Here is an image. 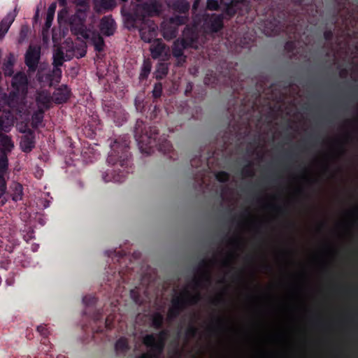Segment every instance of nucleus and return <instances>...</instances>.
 Returning a JSON list of instances; mask_svg holds the SVG:
<instances>
[{
  "instance_id": "obj_1",
  "label": "nucleus",
  "mask_w": 358,
  "mask_h": 358,
  "mask_svg": "<svg viewBox=\"0 0 358 358\" xmlns=\"http://www.w3.org/2000/svg\"><path fill=\"white\" fill-rule=\"evenodd\" d=\"M29 81L24 72L15 73L12 79L13 90L8 94H3V100L10 108L18 113H22L26 106Z\"/></svg>"
},
{
  "instance_id": "obj_2",
  "label": "nucleus",
  "mask_w": 358,
  "mask_h": 358,
  "mask_svg": "<svg viewBox=\"0 0 358 358\" xmlns=\"http://www.w3.org/2000/svg\"><path fill=\"white\" fill-rule=\"evenodd\" d=\"M163 10V0H147L137 3L131 13L124 15V22L129 29L134 27L138 22L151 20L150 17L159 16Z\"/></svg>"
},
{
  "instance_id": "obj_3",
  "label": "nucleus",
  "mask_w": 358,
  "mask_h": 358,
  "mask_svg": "<svg viewBox=\"0 0 358 358\" xmlns=\"http://www.w3.org/2000/svg\"><path fill=\"white\" fill-rule=\"evenodd\" d=\"M149 131L147 130L144 122L140 120L136 121L134 127V137L141 149H143V146L149 148L157 147L159 150L164 154L170 153L172 150L170 142L166 139H163L162 142H157V130L155 127H149Z\"/></svg>"
},
{
  "instance_id": "obj_4",
  "label": "nucleus",
  "mask_w": 358,
  "mask_h": 358,
  "mask_svg": "<svg viewBox=\"0 0 358 358\" xmlns=\"http://www.w3.org/2000/svg\"><path fill=\"white\" fill-rule=\"evenodd\" d=\"M200 299L199 292L192 293L187 288H184L178 295L173 297L171 306L168 310L166 320L172 321L180 315L182 310L189 306L197 303Z\"/></svg>"
},
{
  "instance_id": "obj_5",
  "label": "nucleus",
  "mask_w": 358,
  "mask_h": 358,
  "mask_svg": "<svg viewBox=\"0 0 358 358\" xmlns=\"http://www.w3.org/2000/svg\"><path fill=\"white\" fill-rule=\"evenodd\" d=\"M182 38L177 39L174 41L172 47L173 55L178 59V64L185 62L186 57L184 56L183 51L187 48H197L196 38L197 34L193 29L187 27L182 32Z\"/></svg>"
},
{
  "instance_id": "obj_6",
  "label": "nucleus",
  "mask_w": 358,
  "mask_h": 358,
  "mask_svg": "<svg viewBox=\"0 0 358 358\" xmlns=\"http://www.w3.org/2000/svg\"><path fill=\"white\" fill-rule=\"evenodd\" d=\"M168 334L169 331L164 329L156 335H145L143 338V342L150 349L148 353L143 354L138 358H159L164 350Z\"/></svg>"
},
{
  "instance_id": "obj_7",
  "label": "nucleus",
  "mask_w": 358,
  "mask_h": 358,
  "mask_svg": "<svg viewBox=\"0 0 358 358\" xmlns=\"http://www.w3.org/2000/svg\"><path fill=\"white\" fill-rule=\"evenodd\" d=\"M215 259H212L207 262L203 261L199 268L198 273L193 278L191 284L186 287H191L194 289V293L199 292V288H207L211 282L210 264H214Z\"/></svg>"
},
{
  "instance_id": "obj_8",
  "label": "nucleus",
  "mask_w": 358,
  "mask_h": 358,
  "mask_svg": "<svg viewBox=\"0 0 358 358\" xmlns=\"http://www.w3.org/2000/svg\"><path fill=\"white\" fill-rule=\"evenodd\" d=\"M89 12L90 10H76L75 13L69 17V24L74 34L87 37L89 33L85 22Z\"/></svg>"
},
{
  "instance_id": "obj_9",
  "label": "nucleus",
  "mask_w": 358,
  "mask_h": 358,
  "mask_svg": "<svg viewBox=\"0 0 358 358\" xmlns=\"http://www.w3.org/2000/svg\"><path fill=\"white\" fill-rule=\"evenodd\" d=\"M290 180L292 185L289 187V194L291 199L294 200L303 194L304 186L310 182L311 178L308 176L306 171H303L299 173L292 174Z\"/></svg>"
},
{
  "instance_id": "obj_10",
  "label": "nucleus",
  "mask_w": 358,
  "mask_h": 358,
  "mask_svg": "<svg viewBox=\"0 0 358 358\" xmlns=\"http://www.w3.org/2000/svg\"><path fill=\"white\" fill-rule=\"evenodd\" d=\"M111 148L112 151L108 155L107 159L108 162L110 164H115V158L118 157L122 166L124 164H127L130 155L128 152L129 145L127 141H124L123 144H120L117 141H115L113 144L111 145Z\"/></svg>"
},
{
  "instance_id": "obj_11",
  "label": "nucleus",
  "mask_w": 358,
  "mask_h": 358,
  "mask_svg": "<svg viewBox=\"0 0 358 358\" xmlns=\"http://www.w3.org/2000/svg\"><path fill=\"white\" fill-rule=\"evenodd\" d=\"M337 3L338 7L345 8L348 6V10L346 11V15L343 19V22L347 23L349 21V24L353 22H358V0H334Z\"/></svg>"
},
{
  "instance_id": "obj_12",
  "label": "nucleus",
  "mask_w": 358,
  "mask_h": 358,
  "mask_svg": "<svg viewBox=\"0 0 358 358\" xmlns=\"http://www.w3.org/2000/svg\"><path fill=\"white\" fill-rule=\"evenodd\" d=\"M138 28L141 39L145 43H151L157 36V26L153 20L138 22L134 28Z\"/></svg>"
},
{
  "instance_id": "obj_13",
  "label": "nucleus",
  "mask_w": 358,
  "mask_h": 358,
  "mask_svg": "<svg viewBox=\"0 0 358 358\" xmlns=\"http://www.w3.org/2000/svg\"><path fill=\"white\" fill-rule=\"evenodd\" d=\"M41 58V47L37 45H30L24 55V62L29 71L34 72L36 70Z\"/></svg>"
},
{
  "instance_id": "obj_14",
  "label": "nucleus",
  "mask_w": 358,
  "mask_h": 358,
  "mask_svg": "<svg viewBox=\"0 0 358 358\" xmlns=\"http://www.w3.org/2000/svg\"><path fill=\"white\" fill-rule=\"evenodd\" d=\"M20 132L24 134L20 142V148L24 152H30L35 147L34 133L31 129L20 130Z\"/></svg>"
},
{
  "instance_id": "obj_15",
  "label": "nucleus",
  "mask_w": 358,
  "mask_h": 358,
  "mask_svg": "<svg viewBox=\"0 0 358 358\" xmlns=\"http://www.w3.org/2000/svg\"><path fill=\"white\" fill-rule=\"evenodd\" d=\"M223 14H208L205 15L204 22L211 31L217 32L223 27Z\"/></svg>"
},
{
  "instance_id": "obj_16",
  "label": "nucleus",
  "mask_w": 358,
  "mask_h": 358,
  "mask_svg": "<svg viewBox=\"0 0 358 358\" xmlns=\"http://www.w3.org/2000/svg\"><path fill=\"white\" fill-rule=\"evenodd\" d=\"M17 12L18 10L15 7L13 10L8 12L0 22V40H2L8 31L17 15Z\"/></svg>"
},
{
  "instance_id": "obj_17",
  "label": "nucleus",
  "mask_w": 358,
  "mask_h": 358,
  "mask_svg": "<svg viewBox=\"0 0 358 358\" xmlns=\"http://www.w3.org/2000/svg\"><path fill=\"white\" fill-rule=\"evenodd\" d=\"M52 97L50 93L45 90L37 91L36 94V103L38 108H43L44 110L50 108Z\"/></svg>"
},
{
  "instance_id": "obj_18",
  "label": "nucleus",
  "mask_w": 358,
  "mask_h": 358,
  "mask_svg": "<svg viewBox=\"0 0 358 358\" xmlns=\"http://www.w3.org/2000/svg\"><path fill=\"white\" fill-rule=\"evenodd\" d=\"M8 158L5 154L0 155V197H1L6 191V182L5 175L8 169Z\"/></svg>"
},
{
  "instance_id": "obj_19",
  "label": "nucleus",
  "mask_w": 358,
  "mask_h": 358,
  "mask_svg": "<svg viewBox=\"0 0 358 358\" xmlns=\"http://www.w3.org/2000/svg\"><path fill=\"white\" fill-rule=\"evenodd\" d=\"M115 29V22L111 16H105L101 19L100 30L103 35L110 36L114 34Z\"/></svg>"
},
{
  "instance_id": "obj_20",
  "label": "nucleus",
  "mask_w": 358,
  "mask_h": 358,
  "mask_svg": "<svg viewBox=\"0 0 358 358\" xmlns=\"http://www.w3.org/2000/svg\"><path fill=\"white\" fill-rule=\"evenodd\" d=\"M150 50L152 57L153 59H158L164 55H167L169 48H167L161 39H155L153 41Z\"/></svg>"
},
{
  "instance_id": "obj_21",
  "label": "nucleus",
  "mask_w": 358,
  "mask_h": 358,
  "mask_svg": "<svg viewBox=\"0 0 358 358\" xmlns=\"http://www.w3.org/2000/svg\"><path fill=\"white\" fill-rule=\"evenodd\" d=\"M167 6L173 11L179 13H186L189 11V3L187 0H166Z\"/></svg>"
},
{
  "instance_id": "obj_22",
  "label": "nucleus",
  "mask_w": 358,
  "mask_h": 358,
  "mask_svg": "<svg viewBox=\"0 0 358 358\" xmlns=\"http://www.w3.org/2000/svg\"><path fill=\"white\" fill-rule=\"evenodd\" d=\"M88 36H82L85 39H90L94 46V49L97 52H101L103 50L105 43L103 37L99 33L96 31H92L88 29Z\"/></svg>"
},
{
  "instance_id": "obj_23",
  "label": "nucleus",
  "mask_w": 358,
  "mask_h": 358,
  "mask_svg": "<svg viewBox=\"0 0 358 358\" xmlns=\"http://www.w3.org/2000/svg\"><path fill=\"white\" fill-rule=\"evenodd\" d=\"M70 94L71 90L68 86L62 85L55 91L52 99L56 103H65L69 99Z\"/></svg>"
},
{
  "instance_id": "obj_24",
  "label": "nucleus",
  "mask_w": 358,
  "mask_h": 358,
  "mask_svg": "<svg viewBox=\"0 0 358 358\" xmlns=\"http://www.w3.org/2000/svg\"><path fill=\"white\" fill-rule=\"evenodd\" d=\"M162 33L164 38L166 40H171L176 37L178 34V28L170 24V22H163L162 26Z\"/></svg>"
},
{
  "instance_id": "obj_25",
  "label": "nucleus",
  "mask_w": 358,
  "mask_h": 358,
  "mask_svg": "<svg viewBox=\"0 0 358 358\" xmlns=\"http://www.w3.org/2000/svg\"><path fill=\"white\" fill-rule=\"evenodd\" d=\"M13 125V117L10 111L0 116V130L8 132Z\"/></svg>"
},
{
  "instance_id": "obj_26",
  "label": "nucleus",
  "mask_w": 358,
  "mask_h": 358,
  "mask_svg": "<svg viewBox=\"0 0 358 358\" xmlns=\"http://www.w3.org/2000/svg\"><path fill=\"white\" fill-rule=\"evenodd\" d=\"M237 257V254H236L235 251H227L224 256L222 257L219 260V264L220 267L223 268H229L234 264V261Z\"/></svg>"
},
{
  "instance_id": "obj_27",
  "label": "nucleus",
  "mask_w": 358,
  "mask_h": 358,
  "mask_svg": "<svg viewBox=\"0 0 358 358\" xmlns=\"http://www.w3.org/2000/svg\"><path fill=\"white\" fill-rule=\"evenodd\" d=\"M115 5V0H94V10L98 12L112 9Z\"/></svg>"
},
{
  "instance_id": "obj_28",
  "label": "nucleus",
  "mask_w": 358,
  "mask_h": 358,
  "mask_svg": "<svg viewBox=\"0 0 358 358\" xmlns=\"http://www.w3.org/2000/svg\"><path fill=\"white\" fill-rule=\"evenodd\" d=\"M12 199L15 201H20L23 196V187L17 182H13L10 185Z\"/></svg>"
},
{
  "instance_id": "obj_29",
  "label": "nucleus",
  "mask_w": 358,
  "mask_h": 358,
  "mask_svg": "<svg viewBox=\"0 0 358 358\" xmlns=\"http://www.w3.org/2000/svg\"><path fill=\"white\" fill-rule=\"evenodd\" d=\"M45 110L38 108L31 115V125L32 128L37 129L43 123Z\"/></svg>"
},
{
  "instance_id": "obj_30",
  "label": "nucleus",
  "mask_w": 358,
  "mask_h": 358,
  "mask_svg": "<svg viewBox=\"0 0 358 358\" xmlns=\"http://www.w3.org/2000/svg\"><path fill=\"white\" fill-rule=\"evenodd\" d=\"M228 245L231 247L229 250L235 251L236 253L237 251L241 250L244 245L243 238L239 235L234 236L229 238Z\"/></svg>"
},
{
  "instance_id": "obj_31",
  "label": "nucleus",
  "mask_w": 358,
  "mask_h": 358,
  "mask_svg": "<svg viewBox=\"0 0 358 358\" xmlns=\"http://www.w3.org/2000/svg\"><path fill=\"white\" fill-rule=\"evenodd\" d=\"M13 146V143L8 136L0 134V150L2 152L11 151Z\"/></svg>"
},
{
  "instance_id": "obj_32",
  "label": "nucleus",
  "mask_w": 358,
  "mask_h": 358,
  "mask_svg": "<svg viewBox=\"0 0 358 358\" xmlns=\"http://www.w3.org/2000/svg\"><path fill=\"white\" fill-rule=\"evenodd\" d=\"M263 208L269 210L273 215H278L282 212V206L275 202L264 201L262 206Z\"/></svg>"
},
{
  "instance_id": "obj_33",
  "label": "nucleus",
  "mask_w": 358,
  "mask_h": 358,
  "mask_svg": "<svg viewBox=\"0 0 358 358\" xmlns=\"http://www.w3.org/2000/svg\"><path fill=\"white\" fill-rule=\"evenodd\" d=\"M227 327L226 322L224 320L219 317L217 318L215 322L207 327V329L211 332H216L218 331H222Z\"/></svg>"
},
{
  "instance_id": "obj_34",
  "label": "nucleus",
  "mask_w": 358,
  "mask_h": 358,
  "mask_svg": "<svg viewBox=\"0 0 358 358\" xmlns=\"http://www.w3.org/2000/svg\"><path fill=\"white\" fill-rule=\"evenodd\" d=\"M129 349L128 341L125 338L118 339L115 345V350L117 355L124 354Z\"/></svg>"
},
{
  "instance_id": "obj_35",
  "label": "nucleus",
  "mask_w": 358,
  "mask_h": 358,
  "mask_svg": "<svg viewBox=\"0 0 358 358\" xmlns=\"http://www.w3.org/2000/svg\"><path fill=\"white\" fill-rule=\"evenodd\" d=\"M244 0H231V1L227 4L226 8L224 10L223 15L229 17L233 16L237 10V4L243 2Z\"/></svg>"
},
{
  "instance_id": "obj_36",
  "label": "nucleus",
  "mask_w": 358,
  "mask_h": 358,
  "mask_svg": "<svg viewBox=\"0 0 358 358\" xmlns=\"http://www.w3.org/2000/svg\"><path fill=\"white\" fill-rule=\"evenodd\" d=\"M57 8V3L52 2L48 8V12L45 18V25L47 28H50L52 25V22L54 19L55 10Z\"/></svg>"
},
{
  "instance_id": "obj_37",
  "label": "nucleus",
  "mask_w": 358,
  "mask_h": 358,
  "mask_svg": "<svg viewBox=\"0 0 358 358\" xmlns=\"http://www.w3.org/2000/svg\"><path fill=\"white\" fill-rule=\"evenodd\" d=\"M280 28L278 26L275 25L273 27V23L271 22H267L264 28V33L268 36H272L280 34Z\"/></svg>"
},
{
  "instance_id": "obj_38",
  "label": "nucleus",
  "mask_w": 358,
  "mask_h": 358,
  "mask_svg": "<svg viewBox=\"0 0 358 358\" xmlns=\"http://www.w3.org/2000/svg\"><path fill=\"white\" fill-rule=\"evenodd\" d=\"M329 144L331 148H336L339 155H344L345 154L346 150L345 145L341 140L338 138L331 139Z\"/></svg>"
},
{
  "instance_id": "obj_39",
  "label": "nucleus",
  "mask_w": 358,
  "mask_h": 358,
  "mask_svg": "<svg viewBox=\"0 0 358 358\" xmlns=\"http://www.w3.org/2000/svg\"><path fill=\"white\" fill-rule=\"evenodd\" d=\"M242 226L249 230L257 231L261 227V222L252 218H249L242 223Z\"/></svg>"
},
{
  "instance_id": "obj_40",
  "label": "nucleus",
  "mask_w": 358,
  "mask_h": 358,
  "mask_svg": "<svg viewBox=\"0 0 358 358\" xmlns=\"http://www.w3.org/2000/svg\"><path fill=\"white\" fill-rule=\"evenodd\" d=\"M151 68H152L151 62L149 60H144L142 67H141V73L139 75V79L140 80L146 79L150 73Z\"/></svg>"
},
{
  "instance_id": "obj_41",
  "label": "nucleus",
  "mask_w": 358,
  "mask_h": 358,
  "mask_svg": "<svg viewBox=\"0 0 358 358\" xmlns=\"http://www.w3.org/2000/svg\"><path fill=\"white\" fill-rule=\"evenodd\" d=\"M164 321V317L160 313H155L152 315V325L159 329L162 327Z\"/></svg>"
},
{
  "instance_id": "obj_42",
  "label": "nucleus",
  "mask_w": 358,
  "mask_h": 358,
  "mask_svg": "<svg viewBox=\"0 0 358 358\" xmlns=\"http://www.w3.org/2000/svg\"><path fill=\"white\" fill-rule=\"evenodd\" d=\"M62 70L60 66H53L52 71L50 75V79L52 82L59 83L62 78Z\"/></svg>"
},
{
  "instance_id": "obj_43",
  "label": "nucleus",
  "mask_w": 358,
  "mask_h": 358,
  "mask_svg": "<svg viewBox=\"0 0 358 358\" xmlns=\"http://www.w3.org/2000/svg\"><path fill=\"white\" fill-rule=\"evenodd\" d=\"M64 62V52L57 49L53 54V66H61Z\"/></svg>"
},
{
  "instance_id": "obj_44",
  "label": "nucleus",
  "mask_w": 358,
  "mask_h": 358,
  "mask_svg": "<svg viewBox=\"0 0 358 358\" xmlns=\"http://www.w3.org/2000/svg\"><path fill=\"white\" fill-rule=\"evenodd\" d=\"M168 73V66L166 64L161 63L158 65L155 72L157 79H162Z\"/></svg>"
},
{
  "instance_id": "obj_45",
  "label": "nucleus",
  "mask_w": 358,
  "mask_h": 358,
  "mask_svg": "<svg viewBox=\"0 0 358 358\" xmlns=\"http://www.w3.org/2000/svg\"><path fill=\"white\" fill-rule=\"evenodd\" d=\"M76 6V10H90V6L88 0H71Z\"/></svg>"
},
{
  "instance_id": "obj_46",
  "label": "nucleus",
  "mask_w": 358,
  "mask_h": 358,
  "mask_svg": "<svg viewBox=\"0 0 358 358\" xmlns=\"http://www.w3.org/2000/svg\"><path fill=\"white\" fill-rule=\"evenodd\" d=\"M187 20H188V18L185 16L176 15V16L170 17L169 22L171 24H173L176 26H179V25L185 24L187 22Z\"/></svg>"
},
{
  "instance_id": "obj_47",
  "label": "nucleus",
  "mask_w": 358,
  "mask_h": 358,
  "mask_svg": "<svg viewBox=\"0 0 358 358\" xmlns=\"http://www.w3.org/2000/svg\"><path fill=\"white\" fill-rule=\"evenodd\" d=\"M328 98L329 101L336 106H343L346 103L344 99L337 95L329 94Z\"/></svg>"
},
{
  "instance_id": "obj_48",
  "label": "nucleus",
  "mask_w": 358,
  "mask_h": 358,
  "mask_svg": "<svg viewBox=\"0 0 358 358\" xmlns=\"http://www.w3.org/2000/svg\"><path fill=\"white\" fill-rule=\"evenodd\" d=\"M162 93V85L161 83H157L154 85L152 90V96L155 98L160 97Z\"/></svg>"
},
{
  "instance_id": "obj_49",
  "label": "nucleus",
  "mask_w": 358,
  "mask_h": 358,
  "mask_svg": "<svg viewBox=\"0 0 358 358\" xmlns=\"http://www.w3.org/2000/svg\"><path fill=\"white\" fill-rule=\"evenodd\" d=\"M207 9L210 10H217L219 9V3L217 0H207Z\"/></svg>"
},
{
  "instance_id": "obj_50",
  "label": "nucleus",
  "mask_w": 358,
  "mask_h": 358,
  "mask_svg": "<svg viewBox=\"0 0 358 358\" xmlns=\"http://www.w3.org/2000/svg\"><path fill=\"white\" fill-rule=\"evenodd\" d=\"M278 199V195L276 194H272L266 195L264 198L260 199L261 205L262 206L264 201L267 202H275Z\"/></svg>"
},
{
  "instance_id": "obj_51",
  "label": "nucleus",
  "mask_w": 358,
  "mask_h": 358,
  "mask_svg": "<svg viewBox=\"0 0 358 358\" xmlns=\"http://www.w3.org/2000/svg\"><path fill=\"white\" fill-rule=\"evenodd\" d=\"M216 179L220 182H225L229 180V176L225 171H220L215 174Z\"/></svg>"
},
{
  "instance_id": "obj_52",
  "label": "nucleus",
  "mask_w": 358,
  "mask_h": 358,
  "mask_svg": "<svg viewBox=\"0 0 358 358\" xmlns=\"http://www.w3.org/2000/svg\"><path fill=\"white\" fill-rule=\"evenodd\" d=\"M130 296L131 298L133 299V301L138 304L141 303V299L140 298V295L138 294V291L136 289H131L130 292Z\"/></svg>"
},
{
  "instance_id": "obj_53",
  "label": "nucleus",
  "mask_w": 358,
  "mask_h": 358,
  "mask_svg": "<svg viewBox=\"0 0 358 358\" xmlns=\"http://www.w3.org/2000/svg\"><path fill=\"white\" fill-rule=\"evenodd\" d=\"M185 334L187 337L193 338L197 334V328L194 326L190 325L187 327Z\"/></svg>"
},
{
  "instance_id": "obj_54",
  "label": "nucleus",
  "mask_w": 358,
  "mask_h": 358,
  "mask_svg": "<svg viewBox=\"0 0 358 358\" xmlns=\"http://www.w3.org/2000/svg\"><path fill=\"white\" fill-rule=\"evenodd\" d=\"M69 13L67 7H63V8L58 12L57 19L58 21L60 22L62 20L65 18Z\"/></svg>"
},
{
  "instance_id": "obj_55",
  "label": "nucleus",
  "mask_w": 358,
  "mask_h": 358,
  "mask_svg": "<svg viewBox=\"0 0 358 358\" xmlns=\"http://www.w3.org/2000/svg\"><path fill=\"white\" fill-rule=\"evenodd\" d=\"M334 38V31L331 29L326 30L324 32V38L327 42H331Z\"/></svg>"
},
{
  "instance_id": "obj_56",
  "label": "nucleus",
  "mask_w": 358,
  "mask_h": 358,
  "mask_svg": "<svg viewBox=\"0 0 358 358\" xmlns=\"http://www.w3.org/2000/svg\"><path fill=\"white\" fill-rule=\"evenodd\" d=\"M242 174L245 177H250L253 176L254 173L252 168L250 166H246L243 169Z\"/></svg>"
},
{
  "instance_id": "obj_57",
  "label": "nucleus",
  "mask_w": 358,
  "mask_h": 358,
  "mask_svg": "<svg viewBox=\"0 0 358 358\" xmlns=\"http://www.w3.org/2000/svg\"><path fill=\"white\" fill-rule=\"evenodd\" d=\"M37 331L39 332L41 335H42L44 337H46L48 335V331L45 325L41 324L38 326Z\"/></svg>"
},
{
  "instance_id": "obj_58",
  "label": "nucleus",
  "mask_w": 358,
  "mask_h": 358,
  "mask_svg": "<svg viewBox=\"0 0 358 358\" xmlns=\"http://www.w3.org/2000/svg\"><path fill=\"white\" fill-rule=\"evenodd\" d=\"M96 301V299L93 296H85L83 298V302L85 304V305H90V304H92V303H95Z\"/></svg>"
},
{
  "instance_id": "obj_59",
  "label": "nucleus",
  "mask_w": 358,
  "mask_h": 358,
  "mask_svg": "<svg viewBox=\"0 0 358 358\" xmlns=\"http://www.w3.org/2000/svg\"><path fill=\"white\" fill-rule=\"evenodd\" d=\"M225 291H223L222 293H220L219 295L215 296L213 300L212 303L213 304H218L223 301V295L224 294Z\"/></svg>"
},
{
  "instance_id": "obj_60",
  "label": "nucleus",
  "mask_w": 358,
  "mask_h": 358,
  "mask_svg": "<svg viewBox=\"0 0 358 358\" xmlns=\"http://www.w3.org/2000/svg\"><path fill=\"white\" fill-rule=\"evenodd\" d=\"M289 255V252L287 250H282L278 252V258L280 260H285Z\"/></svg>"
},
{
  "instance_id": "obj_61",
  "label": "nucleus",
  "mask_w": 358,
  "mask_h": 358,
  "mask_svg": "<svg viewBox=\"0 0 358 358\" xmlns=\"http://www.w3.org/2000/svg\"><path fill=\"white\" fill-rule=\"evenodd\" d=\"M296 43L294 41H288L285 45V48L287 51L291 52L295 48Z\"/></svg>"
},
{
  "instance_id": "obj_62",
  "label": "nucleus",
  "mask_w": 358,
  "mask_h": 358,
  "mask_svg": "<svg viewBox=\"0 0 358 358\" xmlns=\"http://www.w3.org/2000/svg\"><path fill=\"white\" fill-rule=\"evenodd\" d=\"M113 317L111 315H108L106 319V327L107 328H111L112 327V323H113Z\"/></svg>"
},
{
  "instance_id": "obj_63",
  "label": "nucleus",
  "mask_w": 358,
  "mask_h": 358,
  "mask_svg": "<svg viewBox=\"0 0 358 358\" xmlns=\"http://www.w3.org/2000/svg\"><path fill=\"white\" fill-rule=\"evenodd\" d=\"M52 199V197L50 198V199H41V203L43 205V207L44 208H48L50 206Z\"/></svg>"
},
{
  "instance_id": "obj_64",
  "label": "nucleus",
  "mask_w": 358,
  "mask_h": 358,
  "mask_svg": "<svg viewBox=\"0 0 358 358\" xmlns=\"http://www.w3.org/2000/svg\"><path fill=\"white\" fill-rule=\"evenodd\" d=\"M348 74V71L346 69H342L339 73V76L341 78H346Z\"/></svg>"
}]
</instances>
